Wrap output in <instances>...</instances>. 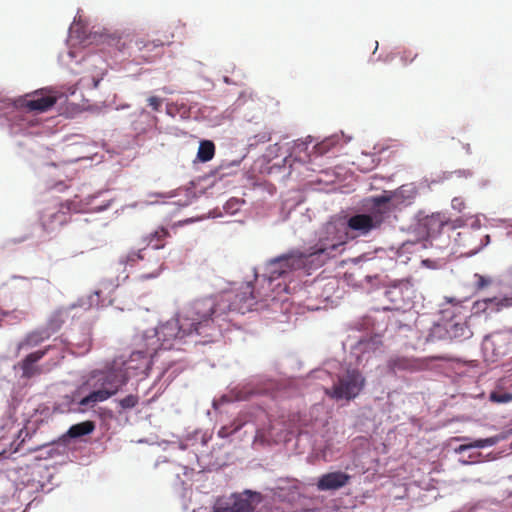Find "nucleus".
<instances>
[{"instance_id":"obj_1","label":"nucleus","mask_w":512,"mask_h":512,"mask_svg":"<svg viewBox=\"0 0 512 512\" xmlns=\"http://www.w3.org/2000/svg\"><path fill=\"white\" fill-rule=\"evenodd\" d=\"M343 244L344 241L336 236L335 227L328 226L317 242L305 250H292L270 260L267 265L268 276L260 278L256 275L255 281L257 284L263 282L270 289L273 280L291 271L299 269L309 271L323 266L330 258L336 256L339 247Z\"/></svg>"},{"instance_id":"obj_2","label":"nucleus","mask_w":512,"mask_h":512,"mask_svg":"<svg viewBox=\"0 0 512 512\" xmlns=\"http://www.w3.org/2000/svg\"><path fill=\"white\" fill-rule=\"evenodd\" d=\"M215 305L212 299H197L183 314L162 324L156 331L161 349H172L175 342L192 335L199 336L201 339L198 342L202 344L213 341L218 334V328L211 318Z\"/></svg>"},{"instance_id":"obj_3","label":"nucleus","mask_w":512,"mask_h":512,"mask_svg":"<svg viewBox=\"0 0 512 512\" xmlns=\"http://www.w3.org/2000/svg\"><path fill=\"white\" fill-rule=\"evenodd\" d=\"M268 297V288L263 282L257 284L249 281L242 284L236 293L225 292L221 295L204 297L203 299H212L216 302L211 318L219 333L221 325L218 322L225 320L228 312L238 311L244 314L253 310L258 303L267 301Z\"/></svg>"},{"instance_id":"obj_4","label":"nucleus","mask_w":512,"mask_h":512,"mask_svg":"<svg viewBox=\"0 0 512 512\" xmlns=\"http://www.w3.org/2000/svg\"><path fill=\"white\" fill-rule=\"evenodd\" d=\"M366 380L356 368H348L330 388H325V394L333 400L350 401L356 398L365 386Z\"/></svg>"},{"instance_id":"obj_5","label":"nucleus","mask_w":512,"mask_h":512,"mask_svg":"<svg viewBox=\"0 0 512 512\" xmlns=\"http://www.w3.org/2000/svg\"><path fill=\"white\" fill-rule=\"evenodd\" d=\"M57 95L50 90H36L14 101L17 109L27 112L43 113L52 108L57 102Z\"/></svg>"},{"instance_id":"obj_6","label":"nucleus","mask_w":512,"mask_h":512,"mask_svg":"<svg viewBox=\"0 0 512 512\" xmlns=\"http://www.w3.org/2000/svg\"><path fill=\"white\" fill-rule=\"evenodd\" d=\"M388 209L377 206L372 202L371 210L368 214H356L348 219V227L357 231L359 235H367L370 231L379 228L386 217Z\"/></svg>"},{"instance_id":"obj_7","label":"nucleus","mask_w":512,"mask_h":512,"mask_svg":"<svg viewBox=\"0 0 512 512\" xmlns=\"http://www.w3.org/2000/svg\"><path fill=\"white\" fill-rule=\"evenodd\" d=\"M417 194V190L415 187L411 185H402L394 192H391L387 195H381L372 198V202L377 206H381L384 209H388V213L390 212V204L393 206L398 205H410L415 199Z\"/></svg>"},{"instance_id":"obj_8","label":"nucleus","mask_w":512,"mask_h":512,"mask_svg":"<svg viewBox=\"0 0 512 512\" xmlns=\"http://www.w3.org/2000/svg\"><path fill=\"white\" fill-rule=\"evenodd\" d=\"M93 378L95 379V382L92 386L108 391L111 393V397L115 395L127 382V377L121 371L117 370L100 372L95 374Z\"/></svg>"},{"instance_id":"obj_9","label":"nucleus","mask_w":512,"mask_h":512,"mask_svg":"<svg viewBox=\"0 0 512 512\" xmlns=\"http://www.w3.org/2000/svg\"><path fill=\"white\" fill-rule=\"evenodd\" d=\"M429 361H430L429 358L394 356L388 360L387 366L392 372H397V371L417 372V371H423V370L428 369Z\"/></svg>"},{"instance_id":"obj_10","label":"nucleus","mask_w":512,"mask_h":512,"mask_svg":"<svg viewBox=\"0 0 512 512\" xmlns=\"http://www.w3.org/2000/svg\"><path fill=\"white\" fill-rule=\"evenodd\" d=\"M350 478V475L342 471L330 472L322 475L316 486L319 491L338 490L346 486Z\"/></svg>"},{"instance_id":"obj_11","label":"nucleus","mask_w":512,"mask_h":512,"mask_svg":"<svg viewBox=\"0 0 512 512\" xmlns=\"http://www.w3.org/2000/svg\"><path fill=\"white\" fill-rule=\"evenodd\" d=\"M40 221L44 230L54 231L67 223L68 213L56 207L47 208L42 212Z\"/></svg>"},{"instance_id":"obj_12","label":"nucleus","mask_w":512,"mask_h":512,"mask_svg":"<svg viewBox=\"0 0 512 512\" xmlns=\"http://www.w3.org/2000/svg\"><path fill=\"white\" fill-rule=\"evenodd\" d=\"M171 41L167 38L165 41L156 39V40H145V39H137L135 41V46L138 51L143 52L141 57L145 61H152L154 58L159 56L162 53V48L165 44H169Z\"/></svg>"},{"instance_id":"obj_13","label":"nucleus","mask_w":512,"mask_h":512,"mask_svg":"<svg viewBox=\"0 0 512 512\" xmlns=\"http://www.w3.org/2000/svg\"><path fill=\"white\" fill-rule=\"evenodd\" d=\"M509 307H512V297L485 298L483 300L476 301L474 304V308L477 312H483L487 314L496 313Z\"/></svg>"},{"instance_id":"obj_14","label":"nucleus","mask_w":512,"mask_h":512,"mask_svg":"<svg viewBox=\"0 0 512 512\" xmlns=\"http://www.w3.org/2000/svg\"><path fill=\"white\" fill-rule=\"evenodd\" d=\"M49 347H46L43 350H38L33 353L27 355L21 362L20 366L22 369V377L24 378H32L35 375L41 373V369L35 364L41 360L46 353L48 352Z\"/></svg>"},{"instance_id":"obj_15","label":"nucleus","mask_w":512,"mask_h":512,"mask_svg":"<svg viewBox=\"0 0 512 512\" xmlns=\"http://www.w3.org/2000/svg\"><path fill=\"white\" fill-rule=\"evenodd\" d=\"M447 223L448 220L443 214L434 213L432 215L426 216L422 220L421 225L429 237H435L441 233L443 227Z\"/></svg>"},{"instance_id":"obj_16","label":"nucleus","mask_w":512,"mask_h":512,"mask_svg":"<svg viewBox=\"0 0 512 512\" xmlns=\"http://www.w3.org/2000/svg\"><path fill=\"white\" fill-rule=\"evenodd\" d=\"M94 390L91 391L87 396L83 397L79 401V406L82 411L87 409L94 408L98 403L104 402L111 397V393L106 390H101L98 387H93Z\"/></svg>"},{"instance_id":"obj_17","label":"nucleus","mask_w":512,"mask_h":512,"mask_svg":"<svg viewBox=\"0 0 512 512\" xmlns=\"http://www.w3.org/2000/svg\"><path fill=\"white\" fill-rule=\"evenodd\" d=\"M449 340H462L470 338L472 332L465 322L446 321Z\"/></svg>"},{"instance_id":"obj_18","label":"nucleus","mask_w":512,"mask_h":512,"mask_svg":"<svg viewBox=\"0 0 512 512\" xmlns=\"http://www.w3.org/2000/svg\"><path fill=\"white\" fill-rule=\"evenodd\" d=\"M170 236L169 230L161 226L154 232L150 233L145 240L147 242V246H151L153 249L158 250L165 246V240Z\"/></svg>"},{"instance_id":"obj_19","label":"nucleus","mask_w":512,"mask_h":512,"mask_svg":"<svg viewBox=\"0 0 512 512\" xmlns=\"http://www.w3.org/2000/svg\"><path fill=\"white\" fill-rule=\"evenodd\" d=\"M94 429L95 423L93 421L87 420L72 425L67 431V435L70 438H79L92 433Z\"/></svg>"},{"instance_id":"obj_20","label":"nucleus","mask_w":512,"mask_h":512,"mask_svg":"<svg viewBox=\"0 0 512 512\" xmlns=\"http://www.w3.org/2000/svg\"><path fill=\"white\" fill-rule=\"evenodd\" d=\"M215 155V145L210 140H202L197 151V160L200 162H208Z\"/></svg>"},{"instance_id":"obj_21","label":"nucleus","mask_w":512,"mask_h":512,"mask_svg":"<svg viewBox=\"0 0 512 512\" xmlns=\"http://www.w3.org/2000/svg\"><path fill=\"white\" fill-rule=\"evenodd\" d=\"M252 506L249 501L239 499L233 502L230 506L215 507L213 512H251Z\"/></svg>"},{"instance_id":"obj_22","label":"nucleus","mask_w":512,"mask_h":512,"mask_svg":"<svg viewBox=\"0 0 512 512\" xmlns=\"http://www.w3.org/2000/svg\"><path fill=\"white\" fill-rule=\"evenodd\" d=\"M50 334L45 331H34L26 336V338L19 344V348L34 347L48 339Z\"/></svg>"},{"instance_id":"obj_23","label":"nucleus","mask_w":512,"mask_h":512,"mask_svg":"<svg viewBox=\"0 0 512 512\" xmlns=\"http://www.w3.org/2000/svg\"><path fill=\"white\" fill-rule=\"evenodd\" d=\"M439 340H449L446 322L442 323V324H440V323L434 324L431 327L429 334L427 336L428 342H435V341H439Z\"/></svg>"},{"instance_id":"obj_24","label":"nucleus","mask_w":512,"mask_h":512,"mask_svg":"<svg viewBox=\"0 0 512 512\" xmlns=\"http://www.w3.org/2000/svg\"><path fill=\"white\" fill-rule=\"evenodd\" d=\"M496 442H497V439L493 438V437L485 438V439H478V440H475L473 442L460 445L458 448H456L455 451L457 453H462V452H464L466 450H469L471 448L490 447V446H493L494 444H496Z\"/></svg>"},{"instance_id":"obj_25","label":"nucleus","mask_w":512,"mask_h":512,"mask_svg":"<svg viewBox=\"0 0 512 512\" xmlns=\"http://www.w3.org/2000/svg\"><path fill=\"white\" fill-rule=\"evenodd\" d=\"M120 407L124 410L132 409L139 403V397L134 394L127 395L118 401Z\"/></svg>"},{"instance_id":"obj_26","label":"nucleus","mask_w":512,"mask_h":512,"mask_svg":"<svg viewBox=\"0 0 512 512\" xmlns=\"http://www.w3.org/2000/svg\"><path fill=\"white\" fill-rule=\"evenodd\" d=\"M401 294V287L400 286H393L386 290L385 295L388 299H390L395 305L399 304V302L402 300L400 297Z\"/></svg>"},{"instance_id":"obj_27","label":"nucleus","mask_w":512,"mask_h":512,"mask_svg":"<svg viewBox=\"0 0 512 512\" xmlns=\"http://www.w3.org/2000/svg\"><path fill=\"white\" fill-rule=\"evenodd\" d=\"M490 401L495 403H507L512 400V394L511 393H499V392H492L489 396Z\"/></svg>"},{"instance_id":"obj_28","label":"nucleus","mask_w":512,"mask_h":512,"mask_svg":"<svg viewBox=\"0 0 512 512\" xmlns=\"http://www.w3.org/2000/svg\"><path fill=\"white\" fill-rule=\"evenodd\" d=\"M144 250H139L138 252H130L125 260H122L123 263L125 264H133L134 262L138 261V260H143L145 258V254L143 253Z\"/></svg>"},{"instance_id":"obj_29","label":"nucleus","mask_w":512,"mask_h":512,"mask_svg":"<svg viewBox=\"0 0 512 512\" xmlns=\"http://www.w3.org/2000/svg\"><path fill=\"white\" fill-rule=\"evenodd\" d=\"M474 278H475V287L477 289H484V288L488 287L492 282L489 277H486V276H483L480 274H475Z\"/></svg>"},{"instance_id":"obj_30","label":"nucleus","mask_w":512,"mask_h":512,"mask_svg":"<svg viewBox=\"0 0 512 512\" xmlns=\"http://www.w3.org/2000/svg\"><path fill=\"white\" fill-rule=\"evenodd\" d=\"M452 208L458 212H462L465 208V202L462 197H454L451 202Z\"/></svg>"},{"instance_id":"obj_31","label":"nucleus","mask_w":512,"mask_h":512,"mask_svg":"<svg viewBox=\"0 0 512 512\" xmlns=\"http://www.w3.org/2000/svg\"><path fill=\"white\" fill-rule=\"evenodd\" d=\"M417 56L418 54L413 53L411 50L404 51L402 55L403 64L407 65L412 63L417 58Z\"/></svg>"},{"instance_id":"obj_32","label":"nucleus","mask_w":512,"mask_h":512,"mask_svg":"<svg viewBox=\"0 0 512 512\" xmlns=\"http://www.w3.org/2000/svg\"><path fill=\"white\" fill-rule=\"evenodd\" d=\"M148 104L154 111H159L162 105V99L156 96H151L148 98Z\"/></svg>"},{"instance_id":"obj_33","label":"nucleus","mask_w":512,"mask_h":512,"mask_svg":"<svg viewBox=\"0 0 512 512\" xmlns=\"http://www.w3.org/2000/svg\"><path fill=\"white\" fill-rule=\"evenodd\" d=\"M218 435L221 438H226L230 435V432L227 427H221L218 431Z\"/></svg>"},{"instance_id":"obj_34","label":"nucleus","mask_w":512,"mask_h":512,"mask_svg":"<svg viewBox=\"0 0 512 512\" xmlns=\"http://www.w3.org/2000/svg\"><path fill=\"white\" fill-rule=\"evenodd\" d=\"M67 315V310L66 309H59L55 312L54 314V317H61L63 315Z\"/></svg>"},{"instance_id":"obj_35","label":"nucleus","mask_w":512,"mask_h":512,"mask_svg":"<svg viewBox=\"0 0 512 512\" xmlns=\"http://www.w3.org/2000/svg\"><path fill=\"white\" fill-rule=\"evenodd\" d=\"M482 247H483V245H482V244H481V245H479V246H477V247H474V248H472V249H470V250H469V253H470V254H475V253H477V252H478Z\"/></svg>"},{"instance_id":"obj_36","label":"nucleus","mask_w":512,"mask_h":512,"mask_svg":"<svg viewBox=\"0 0 512 512\" xmlns=\"http://www.w3.org/2000/svg\"><path fill=\"white\" fill-rule=\"evenodd\" d=\"M431 359H435V360H443L445 359L444 357H432Z\"/></svg>"},{"instance_id":"obj_37","label":"nucleus","mask_w":512,"mask_h":512,"mask_svg":"<svg viewBox=\"0 0 512 512\" xmlns=\"http://www.w3.org/2000/svg\"><path fill=\"white\" fill-rule=\"evenodd\" d=\"M270 292H271V288H270V289H268V294H269V297H268V298H270V297H271V299H274V296H272Z\"/></svg>"},{"instance_id":"obj_38","label":"nucleus","mask_w":512,"mask_h":512,"mask_svg":"<svg viewBox=\"0 0 512 512\" xmlns=\"http://www.w3.org/2000/svg\"><path fill=\"white\" fill-rule=\"evenodd\" d=\"M158 272H159V268H157V269L155 270V272H153V273H152V275H153V276H155V275H157V274H158Z\"/></svg>"},{"instance_id":"obj_39","label":"nucleus","mask_w":512,"mask_h":512,"mask_svg":"<svg viewBox=\"0 0 512 512\" xmlns=\"http://www.w3.org/2000/svg\"><path fill=\"white\" fill-rule=\"evenodd\" d=\"M99 80L94 81V87L96 88L98 86Z\"/></svg>"},{"instance_id":"obj_40","label":"nucleus","mask_w":512,"mask_h":512,"mask_svg":"<svg viewBox=\"0 0 512 512\" xmlns=\"http://www.w3.org/2000/svg\"><path fill=\"white\" fill-rule=\"evenodd\" d=\"M3 454H4V452H3V453H0V456H2Z\"/></svg>"}]
</instances>
